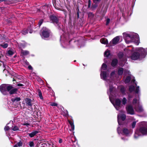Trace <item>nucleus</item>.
Returning a JSON list of instances; mask_svg holds the SVG:
<instances>
[{
	"label": "nucleus",
	"instance_id": "obj_1",
	"mask_svg": "<svg viewBox=\"0 0 147 147\" xmlns=\"http://www.w3.org/2000/svg\"><path fill=\"white\" fill-rule=\"evenodd\" d=\"M137 51L134 52L131 55V59L136 60L139 58H145L147 53L146 49L142 47L138 48L137 50Z\"/></svg>",
	"mask_w": 147,
	"mask_h": 147
},
{
	"label": "nucleus",
	"instance_id": "obj_2",
	"mask_svg": "<svg viewBox=\"0 0 147 147\" xmlns=\"http://www.w3.org/2000/svg\"><path fill=\"white\" fill-rule=\"evenodd\" d=\"M139 133L143 135H147V125H146L143 122L139 124V127L136 129L134 135V137L137 138L139 136Z\"/></svg>",
	"mask_w": 147,
	"mask_h": 147
},
{
	"label": "nucleus",
	"instance_id": "obj_3",
	"mask_svg": "<svg viewBox=\"0 0 147 147\" xmlns=\"http://www.w3.org/2000/svg\"><path fill=\"white\" fill-rule=\"evenodd\" d=\"M40 35L43 38H47L52 34V33L50 29L45 27H43L40 31Z\"/></svg>",
	"mask_w": 147,
	"mask_h": 147
},
{
	"label": "nucleus",
	"instance_id": "obj_4",
	"mask_svg": "<svg viewBox=\"0 0 147 147\" xmlns=\"http://www.w3.org/2000/svg\"><path fill=\"white\" fill-rule=\"evenodd\" d=\"M13 88L12 85L6 84H3L0 86V90L4 94L6 95L7 91L9 92Z\"/></svg>",
	"mask_w": 147,
	"mask_h": 147
},
{
	"label": "nucleus",
	"instance_id": "obj_5",
	"mask_svg": "<svg viewBox=\"0 0 147 147\" xmlns=\"http://www.w3.org/2000/svg\"><path fill=\"white\" fill-rule=\"evenodd\" d=\"M126 37H128L130 38L132 42H134L136 44L138 45H139V37L137 36L136 37L134 36H131L129 34H126Z\"/></svg>",
	"mask_w": 147,
	"mask_h": 147
},
{
	"label": "nucleus",
	"instance_id": "obj_6",
	"mask_svg": "<svg viewBox=\"0 0 147 147\" xmlns=\"http://www.w3.org/2000/svg\"><path fill=\"white\" fill-rule=\"evenodd\" d=\"M50 20L53 24H58V21H59V19L58 16H56L55 15H52L49 17Z\"/></svg>",
	"mask_w": 147,
	"mask_h": 147
},
{
	"label": "nucleus",
	"instance_id": "obj_7",
	"mask_svg": "<svg viewBox=\"0 0 147 147\" xmlns=\"http://www.w3.org/2000/svg\"><path fill=\"white\" fill-rule=\"evenodd\" d=\"M126 118V115L124 114H119L117 115V121L120 125H121L120 122L121 120L124 121Z\"/></svg>",
	"mask_w": 147,
	"mask_h": 147
},
{
	"label": "nucleus",
	"instance_id": "obj_8",
	"mask_svg": "<svg viewBox=\"0 0 147 147\" xmlns=\"http://www.w3.org/2000/svg\"><path fill=\"white\" fill-rule=\"evenodd\" d=\"M126 109L128 113L132 115L134 114V110L132 105H128L126 107Z\"/></svg>",
	"mask_w": 147,
	"mask_h": 147
},
{
	"label": "nucleus",
	"instance_id": "obj_9",
	"mask_svg": "<svg viewBox=\"0 0 147 147\" xmlns=\"http://www.w3.org/2000/svg\"><path fill=\"white\" fill-rule=\"evenodd\" d=\"M121 104V101L120 99L119 98H117L115 100V104H113L116 109L118 110L119 107H120Z\"/></svg>",
	"mask_w": 147,
	"mask_h": 147
},
{
	"label": "nucleus",
	"instance_id": "obj_10",
	"mask_svg": "<svg viewBox=\"0 0 147 147\" xmlns=\"http://www.w3.org/2000/svg\"><path fill=\"white\" fill-rule=\"evenodd\" d=\"M93 2L94 4H92L91 7V9L92 10H95L96 8L98 7V4L101 1H97L96 0H93Z\"/></svg>",
	"mask_w": 147,
	"mask_h": 147
},
{
	"label": "nucleus",
	"instance_id": "obj_11",
	"mask_svg": "<svg viewBox=\"0 0 147 147\" xmlns=\"http://www.w3.org/2000/svg\"><path fill=\"white\" fill-rule=\"evenodd\" d=\"M107 72L106 71H102L100 74L101 78L104 80H106L107 77Z\"/></svg>",
	"mask_w": 147,
	"mask_h": 147
},
{
	"label": "nucleus",
	"instance_id": "obj_12",
	"mask_svg": "<svg viewBox=\"0 0 147 147\" xmlns=\"http://www.w3.org/2000/svg\"><path fill=\"white\" fill-rule=\"evenodd\" d=\"M25 102L27 105L28 106H31L32 105V103L31 100L29 98H27L25 99Z\"/></svg>",
	"mask_w": 147,
	"mask_h": 147
},
{
	"label": "nucleus",
	"instance_id": "obj_13",
	"mask_svg": "<svg viewBox=\"0 0 147 147\" xmlns=\"http://www.w3.org/2000/svg\"><path fill=\"white\" fill-rule=\"evenodd\" d=\"M18 89L16 88H13L10 90L8 92H9V94H17V92L18 91Z\"/></svg>",
	"mask_w": 147,
	"mask_h": 147
},
{
	"label": "nucleus",
	"instance_id": "obj_14",
	"mask_svg": "<svg viewBox=\"0 0 147 147\" xmlns=\"http://www.w3.org/2000/svg\"><path fill=\"white\" fill-rule=\"evenodd\" d=\"M118 63V60L117 59H113L111 63V65L113 67H115Z\"/></svg>",
	"mask_w": 147,
	"mask_h": 147
},
{
	"label": "nucleus",
	"instance_id": "obj_15",
	"mask_svg": "<svg viewBox=\"0 0 147 147\" xmlns=\"http://www.w3.org/2000/svg\"><path fill=\"white\" fill-rule=\"evenodd\" d=\"M119 37L117 36L115 37L112 40V43L113 44L116 45L119 42Z\"/></svg>",
	"mask_w": 147,
	"mask_h": 147
},
{
	"label": "nucleus",
	"instance_id": "obj_16",
	"mask_svg": "<svg viewBox=\"0 0 147 147\" xmlns=\"http://www.w3.org/2000/svg\"><path fill=\"white\" fill-rule=\"evenodd\" d=\"M39 132L38 131H33L31 133H28V134L29 135V136L30 138H32L34 137Z\"/></svg>",
	"mask_w": 147,
	"mask_h": 147
},
{
	"label": "nucleus",
	"instance_id": "obj_17",
	"mask_svg": "<svg viewBox=\"0 0 147 147\" xmlns=\"http://www.w3.org/2000/svg\"><path fill=\"white\" fill-rule=\"evenodd\" d=\"M123 133L125 135L127 136L129 134V130L126 128H124L123 129Z\"/></svg>",
	"mask_w": 147,
	"mask_h": 147
},
{
	"label": "nucleus",
	"instance_id": "obj_18",
	"mask_svg": "<svg viewBox=\"0 0 147 147\" xmlns=\"http://www.w3.org/2000/svg\"><path fill=\"white\" fill-rule=\"evenodd\" d=\"M100 42L104 44H107L108 43V42L106 38H102L100 40Z\"/></svg>",
	"mask_w": 147,
	"mask_h": 147
},
{
	"label": "nucleus",
	"instance_id": "obj_19",
	"mask_svg": "<svg viewBox=\"0 0 147 147\" xmlns=\"http://www.w3.org/2000/svg\"><path fill=\"white\" fill-rule=\"evenodd\" d=\"M123 72V69L122 67H120L118 69V74L119 76L122 75Z\"/></svg>",
	"mask_w": 147,
	"mask_h": 147
},
{
	"label": "nucleus",
	"instance_id": "obj_20",
	"mask_svg": "<svg viewBox=\"0 0 147 147\" xmlns=\"http://www.w3.org/2000/svg\"><path fill=\"white\" fill-rule=\"evenodd\" d=\"M21 53L22 54V55L26 56L29 54V52L27 51H24L22 49L21 51Z\"/></svg>",
	"mask_w": 147,
	"mask_h": 147
},
{
	"label": "nucleus",
	"instance_id": "obj_21",
	"mask_svg": "<svg viewBox=\"0 0 147 147\" xmlns=\"http://www.w3.org/2000/svg\"><path fill=\"white\" fill-rule=\"evenodd\" d=\"M131 80V77L130 76H127L125 80V84L129 83Z\"/></svg>",
	"mask_w": 147,
	"mask_h": 147
},
{
	"label": "nucleus",
	"instance_id": "obj_22",
	"mask_svg": "<svg viewBox=\"0 0 147 147\" xmlns=\"http://www.w3.org/2000/svg\"><path fill=\"white\" fill-rule=\"evenodd\" d=\"M38 96L40 97V99L41 100H43V97H42L41 91L40 90V89H38Z\"/></svg>",
	"mask_w": 147,
	"mask_h": 147
},
{
	"label": "nucleus",
	"instance_id": "obj_23",
	"mask_svg": "<svg viewBox=\"0 0 147 147\" xmlns=\"http://www.w3.org/2000/svg\"><path fill=\"white\" fill-rule=\"evenodd\" d=\"M21 98L20 97H16L15 98H12L11 100L13 102H17L20 100Z\"/></svg>",
	"mask_w": 147,
	"mask_h": 147
},
{
	"label": "nucleus",
	"instance_id": "obj_24",
	"mask_svg": "<svg viewBox=\"0 0 147 147\" xmlns=\"http://www.w3.org/2000/svg\"><path fill=\"white\" fill-rule=\"evenodd\" d=\"M110 51L107 50L104 53V56L107 57H108L110 55Z\"/></svg>",
	"mask_w": 147,
	"mask_h": 147
},
{
	"label": "nucleus",
	"instance_id": "obj_25",
	"mask_svg": "<svg viewBox=\"0 0 147 147\" xmlns=\"http://www.w3.org/2000/svg\"><path fill=\"white\" fill-rule=\"evenodd\" d=\"M135 88L134 86L131 85L129 87V90L130 92H132L134 91Z\"/></svg>",
	"mask_w": 147,
	"mask_h": 147
},
{
	"label": "nucleus",
	"instance_id": "obj_26",
	"mask_svg": "<svg viewBox=\"0 0 147 147\" xmlns=\"http://www.w3.org/2000/svg\"><path fill=\"white\" fill-rule=\"evenodd\" d=\"M118 56L119 59H121L123 57L124 55L122 52H119L118 54Z\"/></svg>",
	"mask_w": 147,
	"mask_h": 147
},
{
	"label": "nucleus",
	"instance_id": "obj_27",
	"mask_svg": "<svg viewBox=\"0 0 147 147\" xmlns=\"http://www.w3.org/2000/svg\"><path fill=\"white\" fill-rule=\"evenodd\" d=\"M49 144L47 143H44L42 144L41 145L40 147H49Z\"/></svg>",
	"mask_w": 147,
	"mask_h": 147
},
{
	"label": "nucleus",
	"instance_id": "obj_28",
	"mask_svg": "<svg viewBox=\"0 0 147 147\" xmlns=\"http://www.w3.org/2000/svg\"><path fill=\"white\" fill-rule=\"evenodd\" d=\"M12 0H5L4 3L6 4L9 5L12 3Z\"/></svg>",
	"mask_w": 147,
	"mask_h": 147
},
{
	"label": "nucleus",
	"instance_id": "obj_29",
	"mask_svg": "<svg viewBox=\"0 0 147 147\" xmlns=\"http://www.w3.org/2000/svg\"><path fill=\"white\" fill-rule=\"evenodd\" d=\"M107 65L105 63H103L102 65V68L104 70H106L107 68Z\"/></svg>",
	"mask_w": 147,
	"mask_h": 147
},
{
	"label": "nucleus",
	"instance_id": "obj_30",
	"mask_svg": "<svg viewBox=\"0 0 147 147\" xmlns=\"http://www.w3.org/2000/svg\"><path fill=\"white\" fill-rule=\"evenodd\" d=\"M13 131H16L19 130V129L18 126L16 125H15L14 126L13 128L11 129Z\"/></svg>",
	"mask_w": 147,
	"mask_h": 147
},
{
	"label": "nucleus",
	"instance_id": "obj_31",
	"mask_svg": "<svg viewBox=\"0 0 147 147\" xmlns=\"http://www.w3.org/2000/svg\"><path fill=\"white\" fill-rule=\"evenodd\" d=\"M8 44L7 43H4L3 45V44H0V46L3 47V48H6L8 47Z\"/></svg>",
	"mask_w": 147,
	"mask_h": 147
},
{
	"label": "nucleus",
	"instance_id": "obj_32",
	"mask_svg": "<svg viewBox=\"0 0 147 147\" xmlns=\"http://www.w3.org/2000/svg\"><path fill=\"white\" fill-rule=\"evenodd\" d=\"M22 33L24 35H26L28 33V29H24L22 32Z\"/></svg>",
	"mask_w": 147,
	"mask_h": 147
},
{
	"label": "nucleus",
	"instance_id": "obj_33",
	"mask_svg": "<svg viewBox=\"0 0 147 147\" xmlns=\"http://www.w3.org/2000/svg\"><path fill=\"white\" fill-rule=\"evenodd\" d=\"M127 100L126 98L124 97L122 100V103L123 105H125L127 103Z\"/></svg>",
	"mask_w": 147,
	"mask_h": 147
},
{
	"label": "nucleus",
	"instance_id": "obj_34",
	"mask_svg": "<svg viewBox=\"0 0 147 147\" xmlns=\"http://www.w3.org/2000/svg\"><path fill=\"white\" fill-rule=\"evenodd\" d=\"M43 21L44 20L43 19H41L39 20V22H38V25L39 27H40L42 24Z\"/></svg>",
	"mask_w": 147,
	"mask_h": 147
},
{
	"label": "nucleus",
	"instance_id": "obj_35",
	"mask_svg": "<svg viewBox=\"0 0 147 147\" xmlns=\"http://www.w3.org/2000/svg\"><path fill=\"white\" fill-rule=\"evenodd\" d=\"M7 53L9 55L11 56L14 54V53L12 51L9 50L7 51Z\"/></svg>",
	"mask_w": 147,
	"mask_h": 147
},
{
	"label": "nucleus",
	"instance_id": "obj_36",
	"mask_svg": "<svg viewBox=\"0 0 147 147\" xmlns=\"http://www.w3.org/2000/svg\"><path fill=\"white\" fill-rule=\"evenodd\" d=\"M143 109L141 107H139L138 109V111L139 112H141L143 111Z\"/></svg>",
	"mask_w": 147,
	"mask_h": 147
},
{
	"label": "nucleus",
	"instance_id": "obj_37",
	"mask_svg": "<svg viewBox=\"0 0 147 147\" xmlns=\"http://www.w3.org/2000/svg\"><path fill=\"white\" fill-rule=\"evenodd\" d=\"M136 124V121H133L131 124L132 127V128H134Z\"/></svg>",
	"mask_w": 147,
	"mask_h": 147
},
{
	"label": "nucleus",
	"instance_id": "obj_38",
	"mask_svg": "<svg viewBox=\"0 0 147 147\" xmlns=\"http://www.w3.org/2000/svg\"><path fill=\"white\" fill-rule=\"evenodd\" d=\"M9 129L10 128L8 126L6 125L4 129L5 131H6L9 130Z\"/></svg>",
	"mask_w": 147,
	"mask_h": 147
},
{
	"label": "nucleus",
	"instance_id": "obj_39",
	"mask_svg": "<svg viewBox=\"0 0 147 147\" xmlns=\"http://www.w3.org/2000/svg\"><path fill=\"white\" fill-rule=\"evenodd\" d=\"M17 144V146L19 147L22 146V143L20 140L19 142H18Z\"/></svg>",
	"mask_w": 147,
	"mask_h": 147
},
{
	"label": "nucleus",
	"instance_id": "obj_40",
	"mask_svg": "<svg viewBox=\"0 0 147 147\" xmlns=\"http://www.w3.org/2000/svg\"><path fill=\"white\" fill-rule=\"evenodd\" d=\"M29 145L30 146L32 147L34 146V143L33 141H30L29 142Z\"/></svg>",
	"mask_w": 147,
	"mask_h": 147
},
{
	"label": "nucleus",
	"instance_id": "obj_41",
	"mask_svg": "<svg viewBox=\"0 0 147 147\" xmlns=\"http://www.w3.org/2000/svg\"><path fill=\"white\" fill-rule=\"evenodd\" d=\"M138 102L137 99L136 98H134L133 99L132 102L133 104H136Z\"/></svg>",
	"mask_w": 147,
	"mask_h": 147
},
{
	"label": "nucleus",
	"instance_id": "obj_42",
	"mask_svg": "<svg viewBox=\"0 0 147 147\" xmlns=\"http://www.w3.org/2000/svg\"><path fill=\"white\" fill-rule=\"evenodd\" d=\"M57 24V25L59 29V30L61 29V24L59 23V21H58V24Z\"/></svg>",
	"mask_w": 147,
	"mask_h": 147
},
{
	"label": "nucleus",
	"instance_id": "obj_43",
	"mask_svg": "<svg viewBox=\"0 0 147 147\" xmlns=\"http://www.w3.org/2000/svg\"><path fill=\"white\" fill-rule=\"evenodd\" d=\"M50 105L52 106H57V104L55 102H52L50 104Z\"/></svg>",
	"mask_w": 147,
	"mask_h": 147
},
{
	"label": "nucleus",
	"instance_id": "obj_44",
	"mask_svg": "<svg viewBox=\"0 0 147 147\" xmlns=\"http://www.w3.org/2000/svg\"><path fill=\"white\" fill-rule=\"evenodd\" d=\"M139 86H138L136 87V89L135 90V92L136 93H138L139 91Z\"/></svg>",
	"mask_w": 147,
	"mask_h": 147
},
{
	"label": "nucleus",
	"instance_id": "obj_45",
	"mask_svg": "<svg viewBox=\"0 0 147 147\" xmlns=\"http://www.w3.org/2000/svg\"><path fill=\"white\" fill-rule=\"evenodd\" d=\"M110 19L109 18H107L106 20V25H107L109 24V23L110 22Z\"/></svg>",
	"mask_w": 147,
	"mask_h": 147
},
{
	"label": "nucleus",
	"instance_id": "obj_46",
	"mask_svg": "<svg viewBox=\"0 0 147 147\" xmlns=\"http://www.w3.org/2000/svg\"><path fill=\"white\" fill-rule=\"evenodd\" d=\"M91 1L90 0H88V7L89 8L91 6Z\"/></svg>",
	"mask_w": 147,
	"mask_h": 147
},
{
	"label": "nucleus",
	"instance_id": "obj_47",
	"mask_svg": "<svg viewBox=\"0 0 147 147\" xmlns=\"http://www.w3.org/2000/svg\"><path fill=\"white\" fill-rule=\"evenodd\" d=\"M121 91L122 93H123L124 92H125L124 88H122L121 89Z\"/></svg>",
	"mask_w": 147,
	"mask_h": 147
},
{
	"label": "nucleus",
	"instance_id": "obj_48",
	"mask_svg": "<svg viewBox=\"0 0 147 147\" xmlns=\"http://www.w3.org/2000/svg\"><path fill=\"white\" fill-rule=\"evenodd\" d=\"M17 86H24V85L22 84H20V83H19V84H18L17 85Z\"/></svg>",
	"mask_w": 147,
	"mask_h": 147
},
{
	"label": "nucleus",
	"instance_id": "obj_49",
	"mask_svg": "<svg viewBox=\"0 0 147 147\" xmlns=\"http://www.w3.org/2000/svg\"><path fill=\"white\" fill-rule=\"evenodd\" d=\"M69 122L71 126H72V125H74L73 122L71 121H69Z\"/></svg>",
	"mask_w": 147,
	"mask_h": 147
},
{
	"label": "nucleus",
	"instance_id": "obj_50",
	"mask_svg": "<svg viewBox=\"0 0 147 147\" xmlns=\"http://www.w3.org/2000/svg\"><path fill=\"white\" fill-rule=\"evenodd\" d=\"M71 130L73 131L74 129V125H72V126H71Z\"/></svg>",
	"mask_w": 147,
	"mask_h": 147
},
{
	"label": "nucleus",
	"instance_id": "obj_51",
	"mask_svg": "<svg viewBox=\"0 0 147 147\" xmlns=\"http://www.w3.org/2000/svg\"><path fill=\"white\" fill-rule=\"evenodd\" d=\"M24 63L25 64L27 65H28L29 64V63L26 60L24 61Z\"/></svg>",
	"mask_w": 147,
	"mask_h": 147
},
{
	"label": "nucleus",
	"instance_id": "obj_52",
	"mask_svg": "<svg viewBox=\"0 0 147 147\" xmlns=\"http://www.w3.org/2000/svg\"><path fill=\"white\" fill-rule=\"evenodd\" d=\"M28 68L30 70H32V67L31 65H29L28 66Z\"/></svg>",
	"mask_w": 147,
	"mask_h": 147
},
{
	"label": "nucleus",
	"instance_id": "obj_53",
	"mask_svg": "<svg viewBox=\"0 0 147 147\" xmlns=\"http://www.w3.org/2000/svg\"><path fill=\"white\" fill-rule=\"evenodd\" d=\"M109 91L110 92H111L113 91V88L110 87L109 88Z\"/></svg>",
	"mask_w": 147,
	"mask_h": 147
},
{
	"label": "nucleus",
	"instance_id": "obj_54",
	"mask_svg": "<svg viewBox=\"0 0 147 147\" xmlns=\"http://www.w3.org/2000/svg\"><path fill=\"white\" fill-rule=\"evenodd\" d=\"M128 97L129 98H132V96L130 94H128Z\"/></svg>",
	"mask_w": 147,
	"mask_h": 147
},
{
	"label": "nucleus",
	"instance_id": "obj_55",
	"mask_svg": "<svg viewBox=\"0 0 147 147\" xmlns=\"http://www.w3.org/2000/svg\"><path fill=\"white\" fill-rule=\"evenodd\" d=\"M59 143H61L62 142V140L61 139H59Z\"/></svg>",
	"mask_w": 147,
	"mask_h": 147
},
{
	"label": "nucleus",
	"instance_id": "obj_56",
	"mask_svg": "<svg viewBox=\"0 0 147 147\" xmlns=\"http://www.w3.org/2000/svg\"><path fill=\"white\" fill-rule=\"evenodd\" d=\"M34 113L35 114H36V115L38 116V112L37 111H34Z\"/></svg>",
	"mask_w": 147,
	"mask_h": 147
},
{
	"label": "nucleus",
	"instance_id": "obj_57",
	"mask_svg": "<svg viewBox=\"0 0 147 147\" xmlns=\"http://www.w3.org/2000/svg\"><path fill=\"white\" fill-rule=\"evenodd\" d=\"M3 67H4V71L5 70L6 67H5V64L4 63L3 64Z\"/></svg>",
	"mask_w": 147,
	"mask_h": 147
},
{
	"label": "nucleus",
	"instance_id": "obj_58",
	"mask_svg": "<svg viewBox=\"0 0 147 147\" xmlns=\"http://www.w3.org/2000/svg\"><path fill=\"white\" fill-rule=\"evenodd\" d=\"M77 16L78 18H79V14L78 11L77 13Z\"/></svg>",
	"mask_w": 147,
	"mask_h": 147
},
{
	"label": "nucleus",
	"instance_id": "obj_59",
	"mask_svg": "<svg viewBox=\"0 0 147 147\" xmlns=\"http://www.w3.org/2000/svg\"><path fill=\"white\" fill-rule=\"evenodd\" d=\"M29 125V123H24V125Z\"/></svg>",
	"mask_w": 147,
	"mask_h": 147
},
{
	"label": "nucleus",
	"instance_id": "obj_60",
	"mask_svg": "<svg viewBox=\"0 0 147 147\" xmlns=\"http://www.w3.org/2000/svg\"><path fill=\"white\" fill-rule=\"evenodd\" d=\"M18 146H17V145L16 144L13 146V147H18Z\"/></svg>",
	"mask_w": 147,
	"mask_h": 147
},
{
	"label": "nucleus",
	"instance_id": "obj_61",
	"mask_svg": "<svg viewBox=\"0 0 147 147\" xmlns=\"http://www.w3.org/2000/svg\"><path fill=\"white\" fill-rule=\"evenodd\" d=\"M5 0H0V2L4 1V2H5Z\"/></svg>",
	"mask_w": 147,
	"mask_h": 147
},
{
	"label": "nucleus",
	"instance_id": "obj_62",
	"mask_svg": "<svg viewBox=\"0 0 147 147\" xmlns=\"http://www.w3.org/2000/svg\"><path fill=\"white\" fill-rule=\"evenodd\" d=\"M0 56H1V57H3V56H4L2 54H1V55Z\"/></svg>",
	"mask_w": 147,
	"mask_h": 147
},
{
	"label": "nucleus",
	"instance_id": "obj_63",
	"mask_svg": "<svg viewBox=\"0 0 147 147\" xmlns=\"http://www.w3.org/2000/svg\"><path fill=\"white\" fill-rule=\"evenodd\" d=\"M16 81V80L14 78H13V81Z\"/></svg>",
	"mask_w": 147,
	"mask_h": 147
},
{
	"label": "nucleus",
	"instance_id": "obj_64",
	"mask_svg": "<svg viewBox=\"0 0 147 147\" xmlns=\"http://www.w3.org/2000/svg\"><path fill=\"white\" fill-rule=\"evenodd\" d=\"M130 42H131V41H127V43H129Z\"/></svg>",
	"mask_w": 147,
	"mask_h": 147
}]
</instances>
